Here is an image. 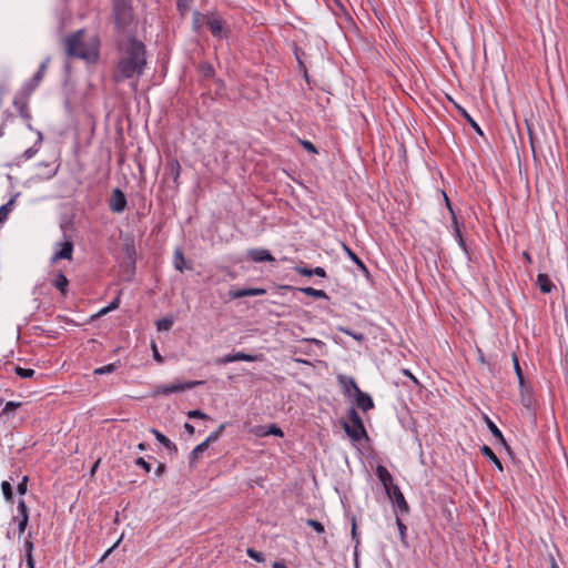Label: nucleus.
<instances>
[{"instance_id":"obj_26","label":"nucleus","mask_w":568,"mask_h":568,"mask_svg":"<svg viewBox=\"0 0 568 568\" xmlns=\"http://www.w3.org/2000/svg\"><path fill=\"white\" fill-rule=\"evenodd\" d=\"M197 70L203 79H212L215 75L214 67L207 61L201 62Z\"/></svg>"},{"instance_id":"obj_47","label":"nucleus","mask_w":568,"mask_h":568,"mask_svg":"<svg viewBox=\"0 0 568 568\" xmlns=\"http://www.w3.org/2000/svg\"><path fill=\"white\" fill-rule=\"evenodd\" d=\"M445 199H446L447 207H448V210H449V211H450V213H452L453 227H454V234H455V233H456V230H460V224H459V222H458V220H457V217H456V215H455V213H454V211H453V209H452V206H450V203H449L448 197H447V196H445Z\"/></svg>"},{"instance_id":"obj_19","label":"nucleus","mask_w":568,"mask_h":568,"mask_svg":"<svg viewBox=\"0 0 568 568\" xmlns=\"http://www.w3.org/2000/svg\"><path fill=\"white\" fill-rule=\"evenodd\" d=\"M376 474H377L379 481L383 484L385 491L389 487L395 486V484L393 483V476L390 475V473L387 470V468L385 466L378 465L376 468Z\"/></svg>"},{"instance_id":"obj_51","label":"nucleus","mask_w":568,"mask_h":568,"mask_svg":"<svg viewBox=\"0 0 568 568\" xmlns=\"http://www.w3.org/2000/svg\"><path fill=\"white\" fill-rule=\"evenodd\" d=\"M187 417L193 419V418H201V419H209V416L201 412L200 409H194V410H190L187 413Z\"/></svg>"},{"instance_id":"obj_40","label":"nucleus","mask_w":568,"mask_h":568,"mask_svg":"<svg viewBox=\"0 0 568 568\" xmlns=\"http://www.w3.org/2000/svg\"><path fill=\"white\" fill-rule=\"evenodd\" d=\"M2 494L8 501H13V493H12V486L8 481H2L1 484Z\"/></svg>"},{"instance_id":"obj_50","label":"nucleus","mask_w":568,"mask_h":568,"mask_svg":"<svg viewBox=\"0 0 568 568\" xmlns=\"http://www.w3.org/2000/svg\"><path fill=\"white\" fill-rule=\"evenodd\" d=\"M341 332H343L344 334H346L348 336H352L354 339L359 341V342L364 341V338H365L364 334L353 332L348 328H341Z\"/></svg>"},{"instance_id":"obj_11","label":"nucleus","mask_w":568,"mask_h":568,"mask_svg":"<svg viewBox=\"0 0 568 568\" xmlns=\"http://www.w3.org/2000/svg\"><path fill=\"white\" fill-rule=\"evenodd\" d=\"M247 258L255 262H274L275 257L265 248H251L247 251Z\"/></svg>"},{"instance_id":"obj_32","label":"nucleus","mask_w":568,"mask_h":568,"mask_svg":"<svg viewBox=\"0 0 568 568\" xmlns=\"http://www.w3.org/2000/svg\"><path fill=\"white\" fill-rule=\"evenodd\" d=\"M294 53H295V58H296L300 71H303L305 78H307L306 65H305V63L303 61V58H304L305 53L300 48H297V47H295Z\"/></svg>"},{"instance_id":"obj_23","label":"nucleus","mask_w":568,"mask_h":568,"mask_svg":"<svg viewBox=\"0 0 568 568\" xmlns=\"http://www.w3.org/2000/svg\"><path fill=\"white\" fill-rule=\"evenodd\" d=\"M537 284L542 293H550L555 285L547 274H538Z\"/></svg>"},{"instance_id":"obj_38","label":"nucleus","mask_w":568,"mask_h":568,"mask_svg":"<svg viewBox=\"0 0 568 568\" xmlns=\"http://www.w3.org/2000/svg\"><path fill=\"white\" fill-rule=\"evenodd\" d=\"M16 374L21 378H31L36 374L34 369L32 368H23L20 366L14 367Z\"/></svg>"},{"instance_id":"obj_4","label":"nucleus","mask_w":568,"mask_h":568,"mask_svg":"<svg viewBox=\"0 0 568 568\" xmlns=\"http://www.w3.org/2000/svg\"><path fill=\"white\" fill-rule=\"evenodd\" d=\"M347 417L349 422H343V428L352 440L359 442L364 436H366V429L363 420L354 407L349 408Z\"/></svg>"},{"instance_id":"obj_30","label":"nucleus","mask_w":568,"mask_h":568,"mask_svg":"<svg viewBox=\"0 0 568 568\" xmlns=\"http://www.w3.org/2000/svg\"><path fill=\"white\" fill-rule=\"evenodd\" d=\"M209 448V445L203 442L201 444H199L192 452H191V455H190V463H194L195 460H197L201 455Z\"/></svg>"},{"instance_id":"obj_52","label":"nucleus","mask_w":568,"mask_h":568,"mask_svg":"<svg viewBox=\"0 0 568 568\" xmlns=\"http://www.w3.org/2000/svg\"><path fill=\"white\" fill-rule=\"evenodd\" d=\"M28 488V476H24L22 480L17 486V491L20 495H24Z\"/></svg>"},{"instance_id":"obj_9","label":"nucleus","mask_w":568,"mask_h":568,"mask_svg":"<svg viewBox=\"0 0 568 568\" xmlns=\"http://www.w3.org/2000/svg\"><path fill=\"white\" fill-rule=\"evenodd\" d=\"M256 359H257V357L255 355L246 354L243 352H237L234 354H226L222 357H217L215 359V364L216 365H226L229 363L239 362V361L255 362Z\"/></svg>"},{"instance_id":"obj_28","label":"nucleus","mask_w":568,"mask_h":568,"mask_svg":"<svg viewBox=\"0 0 568 568\" xmlns=\"http://www.w3.org/2000/svg\"><path fill=\"white\" fill-rule=\"evenodd\" d=\"M457 109L460 113V115L470 124V126L480 135H483V131L478 123L469 115V113L462 108L460 105H457Z\"/></svg>"},{"instance_id":"obj_17","label":"nucleus","mask_w":568,"mask_h":568,"mask_svg":"<svg viewBox=\"0 0 568 568\" xmlns=\"http://www.w3.org/2000/svg\"><path fill=\"white\" fill-rule=\"evenodd\" d=\"M61 250L55 252L52 256V262H57L59 260H71L72 253H73V244L71 241H65L64 243H61Z\"/></svg>"},{"instance_id":"obj_36","label":"nucleus","mask_w":568,"mask_h":568,"mask_svg":"<svg viewBox=\"0 0 568 568\" xmlns=\"http://www.w3.org/2000/svg\"><path fill=\"white\" fill-rule=\"evenodd\" d=\"M224 428H225V425H224V424L220 425V426H219V428H217L216 430L212 432V433L209 435V437H207L204 442H205L209 446H210V444L215 443V442L221 437V435H222V433H223Z\"/></svg>"},{"instance_id":"obj_29","label":"nucleus","mask_w":568,"mask_h":568,"mask_svg":"<svg viewBox=\"0 0 568 568\" xmlns=\"http://www.w3.org/2000/svg\"><path fill=\"white\" fill-rule=\"evenodd\" d=\"M300 291L302 293H304L305 295H308V296H312L315 298L328 300V295L326 294V292H324L322 290H316L313 287H302V288H300Z\"/></svg>"},{"instance_id":"obj_49","label":"nucleus","mask_w":568,"mask_h":568,"mask_svg":"<svg viewBox=\"0 0 568 568\" xmlns=\"http://www.w3.org/2000/svg\"><path fill=\"white\" fill-rule=\"evenodd\" d=\"M191 4V0H178L176 7L181 14H185Z\"/></svg>"},{"instance_id":"obj_10","label":"nucleus","mask_w":568,"mask_h":568,"mask_svg":"<svg viewBox=\"0 0 568 568\" xmlns=\"http://www.w3.org/2000/svg\"><path fill=\"white\" fill-rule=\"evenodd\" d=\"M212 16V11H209L206 13H202L197 10H195L192 14V30L193 32L200 34L203 30V27H206L210 18Z\"/></svg>"},{"instance_id":"obj_46","label":"nucleus","mask_w":568,"mask_h":568,"mask_svg":"<svg viewBox=\"0 0 568 568\" xmlns=\"http://www.w3.org/2000/svg\"><path fill=\"white\" fill-rule=\"evenodd\" d=\"M18 514L17 518H24V516H29V510L23 499H20L18 503Z\"/></svg>"},{"instance_id":"obj_27","label":"nucleus","mask_w":568,"mask_h":568,"mask_svg":"<svg viewBox=\"0 0 568 568\" xmlns=\"http://www.w3.org/2000/svg\"><path fill=\"white\" fill-rule=\"evenodd\" d=\"M52 284L57 290H59L64 295L69 286V280L62 272H59Z\"/></svg>"},{"instance_id":"obj_18","label":"nucleus","mask_w":568,"mask_h":568,"mask_svg":"<svg viewBox=\"0 0 568 568\" xmlns=\"http://www.w3.org/2000/svg\"><path fill=\"white\" fill-rule=\"evenodd\" d=\"M13 105L19 111L21 118L26 120L31 119V114L28 109V98L23 95H17L13 100Z\"/></svg>"},{"instance_id":"obj_39","label":"nucleus","mask_w":568,"mask_h":568,"mask_svg":"<svg viewBox=\"0 0 568 568\" xmlns=\"http://www.w3.org/2000/svg\"><path fill=\"white\" fill-rule=\"evenodd\" d=\"M116 368H118V365L115 363H111L105 366L95 368L93 371V374H95V375L110 374V373H113Z\"/></svg>"},{"instance_id":"obj_61","label":"nucleus","mask_w":568,"mask_h":568,"mask_svg":"<svg viewBox=\"0 0 568 568\" xmlns=\"http://www.w3.org/2000/svg\"><path fill=\"white\" fill-rule=\"evenodd\" d=\"M37 153V150L32 149V148H29L28 150H26L23 152V158L29 160L31 159L34 154Z\"/></svg>"},{"instance_id":"obj_2","label":"nucleus","mask_w":568,"mask_h":568,"mask_svg":"<svg viewBox=\"0 0 568 568\" xmlns=\"http://www.w3.org/2000/svg\"><path fill=\"white\" fill-rule=\"evenodd\" d=\"M84 30H78L64 39V50L68 58H78L95 62L99 58V43H85Z\"/></svg>"},{"instance_id":"obj_33","label":"nucleus","mask_w":568,"mask_h":568,"mask_svg":"<svg viewBox=\"0 0 568 568\" xmlns=\"http://www.w3.org/2000/svg\"><path fill=\"white\" fill-rule=\"evenodd\" d=\"M173 318L172 317H164L156 322V328L158 331H170L173 326Z\"/></svg>"},{"instance_id":"obj_37","label":"nucleus","mask_w":568,"mask_h":568,"mask_svg":"<svg viewBox=\"0 0 568 568\" xmlns=\"http://www.w3.org/2000/svg\"><path fill=\"white\" fill-rule=\"evenodd\" d=\"M169 168H170V172L173 176V180L174 182L178 181V179L180 178V173H181V165L179 163L178 160H172L170 163H169Z\"/></svg>"},{"instance_id":"obj_54","label":"nucleus","mask_w":568,"mask_h":568,"mask_svg":"<svg viewBox=\"0 0 568 568\" xmlns=\"http://www.w3.org/2000/svg\"><path fill=\"white\" fill-rule=\"evenodd\" d=\"M352 538L356 542V547H357L359 544V536L357 532V525H356L355 517L352 518Z\"/></svg>"},{"instance_id":"obj_44","label":"nucleus","mask_w":568,"mask_h":568,"mask_svg":"<svg viewBox=\"0 0 568 568\" xmlns=\"http://www.w3.org/2000/svg\"><path fill=\"white\" fill-rule=\"evenodd\" d=\"M21 406V403L19 402H8L4 407L2 408L1 410V415H7L9 414L10 412H13L16 410L17 408H19Z\"/></svg>"},{"instance_id":"obj_59","label":"nucleus","mask_w":568,"mask_h":568,"mask_svg":"<svg viewBox=\"0 0 568 568\" xmlns=\"http://www.w3.org/2000/svg\"><path fill=\"white\" fill-rule=\"evenodd\" d=\"M312 272H313V275H317L320 277H325L326 276V271L323 267H321V266L312 268Z\"/></svg>"},{"instance_id":"obj_56","label":"nucleus","mask_w":568,"mask_h":568,"mask_svg":"<svg viewBox=\"0 0 568 568\" xmlns=\"http://www.w3.org/2000/svg\"><path fill=\"white\" fill-rule=\"evenodd\" d=\"M301 144L303 145V148L305 150H307L308 152L311 153H317V149L316 146L311 142V141H306V140H302L301 141Z\"/></svg>"},{"instance_id":"obj_7","label":"nucleus","mask_w":568,"mask_h":568,"mask_svg":"<svg viewBox=\"0 0 568 568\" xmlns=\"http://www.w3.org/2000/svg\"><path fill=\"white\" fill-rule=\"evenodd\" d=\"M388 498L398 508L399 513L407 515L410 510L408 503L406 501L400 488L395 485L386 490Z\"/></svg>"},{"instance_id":"obj_42","label":"nucleus","mask_w":568,"mask_h":568,"mask_svg":"<svg viewBox=\"0 0 568 568\" xmlns=\"http://www.w3.org/2000/svg\"><path fill=\"white\" fill-rule=\"evenodd\" d=\"M119 305H120V296H116L108 306L103 307L99 312V315H105L109 312L116 310L119 307Z\"/></svg>"},{"instance_id":"obj_6","label":"nucleus","mask_w":568,"mask_h":568,"mask_svg":"<svg viewBox=\"0 0 568 568\" xmlns=\"http://www.w3.org/2000/svg\"><path fill=\"white\" fill-rule=\"evenodd\" d=\"M204 383H205L204 381H189V382H174L169 385H158L154 387L153 395L154 396H159V395L169 396L173 393H180V392H185V390L192 389L196 386L203 385Z\"/></svg>"},{"instance_id":"obj_22","label":"nucleus","mask_w":568,"mask_h":568,"mask_svg":"<svg viewBox=\"0 0 568 568\" xmlns=\"http://www.w3.org/2000/svg\"><path fill=\"white\" fill-rule=\"evenodd\" d=\"M151 433L155 436L156 440L161 443L169 452L176 453L178 447L174 443H172L165 435L159 432L155 428L151 429Z\"/></svg>"},{"instance_id":"obj_43","label":"nucleus","mask_w":568,"mask_h":568,"mask_svg":"<svg viewBox=\"0 0 568 568\" xmlns=\"http://www.w3.org/2000/svg\"><path fill=\"white\" fill-rule=\"evenodd\" d=\"M262 435H274L277 437H283L284 433L277 425L271 424Z\"/></svg>"},{"instance_id":"obj_1","label":"nucleus","mask_w":568,"mask_h":568,"mask_svg":"<svg viewBox=\"0 0 568 568\" xmlns=\"http://www.w3.org/2000/svg\"><path fill=\"white\" fill-rule=\"evenodd\" d=\"M116 59L112 72V79L115 83L125 80L138 81L145 71L146 47L135 36L115 38Z\"/></svg>"},{"instance_id":"obj_55","label":"nucleus","mask_w":568,"mask_h":568,"mask_svg":"<svg viewBox=\"0 0 568 568\" xmlns=\"http://www.w3.org/2000/svg\"><path fill=\"white\" fill-rule=\"evenodd\" d=\"M295 271H296V273H298L300 275H303V276H308V277L313 276L312 268L306 267V266H296Z\"/></svg>"},{"instance_id":"obj_8","label":"nucleus","mask_w":568,"mask_h":568,"mask_svg":"<svg viewBox=\"0 0 568 568\" xmlns=\"http://www.w3.org/2000/svg\"><path fill=\"white\" fill-rule=\"evenodd\" d=\"M125 194L120 189H114L111 193L109 207L112 212L122 213L126 207Z\"/></svg>"},{"instance_id":"obj_13","label":"nucleus","mask_w":568,"mask_h":568,"mask_svg":"<svg viewBox=\"0 0 568 568\" xmlns=\"http://www.w3.org/2000/svg\"><path fill=\"white\" fill-rule=\"evenodd\" d=\"M519 393L521 405L527 409H531L535 405V398L526 382L519 384Z\"/></svg>"},{"instance_id":"obj_25","label":"nucleus","mask_w":568,"mask_h":568,"mask_svg":"<svg viewBox=\"0 0 568 568\" xmlns=\"http://www.w3.org/2000/svg\"><path fill=\"white\" fill-rule=\"evenodd\" d=\"M173 264H174L175 270H178L180 272H183L184 268H190L186 265V261H185L184 254H183V252L180 248H176L174 251Z\"/></svg>"},{"instance_id":"obj_64","label":"nucleus","mask_w":568,"mask_h":568,"mask_svg":"<svg viewBox=\"0 0 568 568\" xmlns=\"http://www.w3.org/2000/svg\"><path fill=\"white\" fill-rule=\"evenodd\" d=\"M184 429L189 435H193L195 432L194 426L189 423L184 424Z\"/></svg>"},{"instance_id":"obj_21","label":"nucleus","mask_w":568,"mask_h":568,"mask_svg":"<svg viewBox=\"0 0 568 568\" xmlns=\"http://www.w3.org/2000/svg\"><path fill=\"white\" fill-rule=\"evenodd\" d=\"M480 453L484 457H486L488 460H490L498 468V470H500V471L504 470L501 462L499 460V458L496 456V454L493 452V449L489 446L483 445L480 447Z\"/></svg>"},{"instance_id":"obj_58","label":"nucleus","mask_w":568,"mask_h":568,"mask_svg":"<svg viewBox=\"0 0 568 568\" xmlns=\"http://www.w3.org/2000/svg\"><path fill=\"white\" fill-rule=\"evenodd\" d=\"M165 471H166L165 465L163 463H160L158 465L156 469L154 470V475L156 477H161V476H163L165 474Z\"/></svg>"},{"instance_id":"obj_14","label":"nucleus","mask_w":568,"mask_h":568,"mask_svg":"<svg viewBox=\"0 0 568 568\" xmlns=\"http://www.w3.org/2000/svg\"><path fill=\"white\" fill-rule=\"evenodd\" d=\"M337 379H338L339 385L343 387L344 395L347 397L352 396V390L354 392V394H356L357 389H359V387L357 386V384L353 377L339 375L337 377Z\"/></svg>"},{"instance_id":"obj_45","label":"nucleus","mask_w":568,"mask_h":568,"mask_svg":"<svg viewBox=\"0 0 568 568\" xmlns=\"http://www.w3.org/2000/svg\"><path fill=\"white\" fill-rule=\"evenodd\" d=\"M306 524H307V526L312 527L318 534H323L325 531L324 526L315 519H307Z\"/></svg>"},{"instance_id":"obj_57","label":"nucleus","mask_w":568,"mask_h":568,"mask_svg":"<svg viewBox=\"0 0 568 568\" xmlns=\"http://www.w3.org/2000/svg\"><path fill=\"white\" fill-rule=\"evenodd\" d=\"M455 237L458 242V245L464 250V251H467L466 248V243L463 239V235H462V231L460 230H456V233H455Z\"/></svg>"},{"instance_id":"obj_5","label":"nucleus","mask_w":568,"mask_h":568,"mask_svg":"<svg viewBox=\"0 0 568 568\" xmlns=\"http://www.w3.org/2000/svg\"><path fill=\"white\" fill-rule=\"evenodd\" d=\"M206 28L211 32L212 37L216 40H226L231 36V27L216 10L212 11V16Z\"/></svg>"},{"instance_id":"obj_48","label":"nucleus","mask_w":568,"mask_h":568,"mask_svg":"<svg viewBox=\"0 0 568 568\" xmlns=\"http://www.w3.org/2000/svg\"><path fill=\"white\" fill-rule=\"evenodd\" d=\"M134 464L144 469L145 473L151 471V464L148 463L143 457H138Z\"/></svg>"},{"instance_id":"obj_60","label":"nucleus","mask_w":568,"mask_h":568,"mask_svg":"<svg viewBox=\"0 0 568 568\" xmlns=\"http://www.w3.org/2000/svg\"><path fill=\"white\" fill-rule=\"evenodd\" d=\"M27 567L34 568V559L31 554H26Z\"/></svg>"},{"instance_id":"obj_35","label":"nucleus","mask_w":568,"mask_h":568,"mask_svg":"<svg viewBox=\"0 0 568 568\" xmlns=\"http://www.w3.org/2000/svg\"><path fill=\"white\" fill-rule=\"evenodd\" d=\"M513 363H514L515 373H516L517 378H518V383L523 384L526 381H525L524 373H523V369L520 367V364H519V361H518V357H517L516 354H513Z\"/></svg>"},{"instance_id":"obj_34","label":"nucleus","mask_w":568,"mask_h":568,"mask_svg":"<svg viewBox=\"0 0 568 568\" xmlns=\"http://www.w3.org/2000/svg\"><path fill=\"white\" fill-rule=\"evenodd\" d=\"M396 525L399 531L400 541L403 545H406V537H407V527L403 523V520L399 518V516L396 514Z\"/></svg>"},{"instance_id":"obj_24","label":"nucleus","mask_w":568,"mask_h":568,"mask_svg":"<svg viewBox=\"0 0 568 568\" xmlns=\"http://www.w3.org/2000/svg\"><path fill=\"white\" fill-rule=\"evenodd\" d=\"M485 420H486V424H487V427L488 429L490 430V433L493 434V436L500 443L503 444L506 448H508V445L506 443V439L504 438L503 436V433L500 432V429L496 426V424L489 419L487 416L485 417Z\"/></svg>"},{"instance_id":"obj_41","label":"nucleus","mask_w":568,"mask_h":568,"mask_svg":"<svg viewBox=\"0 0 568 568\" xmlns=\"http://www.w3.org/2000/svg\"><path fill=\"white\" fill-rule=\"evenodd\" d=\"M246 554L251 559H253L257 562H263L265 560L264 554H262L261 551H257L253 548H247Z\"/></svg>"},{"instance_id":"obj_16","label":"nucleus","mask_w":568,"mask_h":568,"mask_svg":"<svg viewBox=\"0 0 568 568\" xmlns=\"http://www.w3.org/2000/svg\"><path fill=\"white\" fill-rule=\"evenodd\" d=\"M343 250L347 256L356 264L358 271L366 277L371 278V273L364 262L346 245L343 244Z\"/></svg>"},{"instance_id":"obj_20","label":"nucleus","mask_w":568,"mask_h":568,"mask_svg":"<svg viewBox=\"0 0 568 568\" xmlns=\"http://www.w3.org/2000/svg\"><path fill=\"white\" fill-rule=\"evenodd\" d=\"M50 59L47 58L39 67L38 71L34 73L33 78H32V82H33V87H30L29 88V93H32V91L40 84V82L42 81L43 77H44V73L47 71V68H48V63H49Z\"/></svg>"},{"instance_id":"obj_3","label":"nucleus","mask_w":568,"mask_h":568,"mask_svg":"<svg viewBox=\"0 0 568 568\" xmlns=\"http://www.w3.org/2000/svg\"><path fill=\"white\" fill-rule=\"evenodd\" d=\"M112 17L118 32H124L134 20L132 0H112Z\"/></svg>"},{"instance_id":"obj_62","label":"nucleus","mask_w":568,"mask_h":568,"mask_svg":"<svg viewBox=\"0 0 568 568\" xmlns=\"http://www.w3.org/2000/svg\"><path fill=\"white\" fill-rule=\"evenodd\" d=\"M24 549H26V554H31L32 555V551H33V542L31 540H26L24 542Z\"/></svg>"},{"instance_id":"obj_15","label":"nucleus","mask_w":568,"mask_h":568,"mask_svg":"<svg viewBox=\"0 0 568 568\" xmlns=\"http://www.w3.org/2000/svg\"><path fill=\"white\" fill-rule=\"evenodd\" d=\"M355 402L358 408H361L363 412H368L374 407V402L371 395L362 392L361 389H357V393L355 394Z\"/></svg>"},{"instance_id":"obj_53","label":"nucleus","mask_w":568,"mask_h":568,"mask_svg":"<svg viewBox=\"0 0 568 568\" xmlns=\"http://www.w3.org/2000/svg\"><path fill=\"white\" fill-rule=\"evenodd\" d=\"M18 519V530L19 534H23L27 529L28 523H29V516H24V518H17Z\"/></svg>"},{"instance_id":"obj_63","label":"nucleus","mask_w":568,"mask_h":568,"mask_svg":"<svg viewBox=\"0 0 568 568\" xmlns=\"http://www.w3.org/2000/svg\"><path fill=\"white\" fill-rule=\"evenodd\" d=\"M153 357H154V359H155L156 362H159V363H162V362H163V358H162V356L159 354L158 348H156V346H155V345H153Z\"/></svg>"},{"instance_id":"obj_31","label":"nucleus","mask_w":568,"mask_h":568,"mask_svg":"<svg viewBox=\"0 0 568 568\" xmlns=\"http://www.w3.org/2000/svg\"><path fill=\"white\" fill-rule=\"evenodd\" d=\"M14 199L9 200L6 204L0 206V223L6 221L8 215L13 209Z\"/></svg>"},{"instance_id":"obj_12","label":"nucleus","mask_w":568,"mask_h":568,"mask_svg":"<svg viewBox=\"0 0 568 568\" xmlns=\"http://www.w3.org/2000/svg\"><path fill=\"white\" fill-rule=\"evenodd\" d=\"M266 294L265 288H237L230 290L229 296L231 300H237L246 296H262Z\"/></svg>"}]
</instances>
